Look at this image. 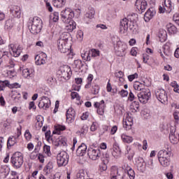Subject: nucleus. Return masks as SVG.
<instances>
[{
  "label": "nucleus",
  "instance_id": "obj_1",
  "mask_svg": "<svg viewBox=\"0 0 179 179\" xmlns=\"http://www.w3.org/2000/svg\"><path fill=\"white\" fill-rule=\"evenodd\" d=\"M138 14L132 13L127 15V17L120 20V32L122 34H125L128 31V29L131 31L132 33L136 34L138 29Z\"/></svg>",
  "mask_w": 179,
  "mask_h": 179
},
{
  "label": "nucleus",
  "instance_id": "obj_2",
  "mask_svg": "<svg viewBox=\"0 0 179 179\" xmlns=\"http://www.w3.org/2000/svg\"><path fill=\"white\" fill-rule=\"evenodd\" d=\"M171 156V147L167 145L164 150L159 151L157 157L161 166L169 167L170 166V157Z\"/></svg>",
  "mask_w": 179,
  "mask_h": 179
},
{
  "label": "nucleus",
  "instance_id": "obj_3",
  "mask_svg": "<svg viewBox=\"0 0 179 179\" xmlns=\"http://www.w3.org/2000/svg\"><path fill=\"white\" fill-rule=\"evenodd\" d=\"M41 19L38 17H31L28 21V28L32 34L41 31Z\"/></svg>",
  "mask_w": 179,
  "mask_h": 179
},
{
  "label": "nucleus",
  "instance_id": "obj_4",
  "mask_svg": "<svg viewBox=\"0 0 179 179\" xmlns=\"http://www.w3.org/2000/svg\"><path fill=\"white\" fill-rule=\"evenodd\" d=\"M68 34L66 33L62 34L60 36V38L57 41L58 50L63 54H66V52L70 51L69 48H71V46L68 45Z\"/></svg>",
  "mask_w": 179,
  "mask_h": 179
},
{
  "label": "nucleus",
  "instance_id": "obj_5",
  "mask_svg": "<svg viewBox=\"0 0 179 179\" xmlns=\"http://www.w3.org/2000/svg\"><path fill=\"white\" fill-rule=\"evenodd\" d=\"M60 16L64 23H69L75 17V13L71 8H66L61 12Z\"/></svg>",
  "mask_w": 179,
  "mask_h": 179
},
{
  "label": "nucleus",
  "instance_id": "obj_6",
  "mask_svg": "<svg viewBox=\"0 0 179 179\" xmlns=\"http://www.w3.org/2000/svg\"><path fill=\"white\" fill-rule=\"evenodd\" d=\"M136 94L140 103H142V104H146L152 96V93L149 89L143 90L141 92H136Z\"/></svg>",
  "mask_w": 179,
  "mask_h": 179
},
{
  "label": "nucleus",
  "instance_id": "obj_7",
  "mask_svg": "<svg viewBox=\"0 0 179 179\" xmlns=\"http://www.w3.org/2000/svg\"><path fill=\"white\" fill-rule=\"evenodd\" d=\"M127 48L128 45L127 43L122 42L121 41H117L115 46V51L117 57H125L127 54Z\"/></svg>",
  "mask_w": 179,
  "mask_h": 179
},
{
  "label": "nucleus",
  "instance_id": "obj_8",
  "mask_svg": "<svg viewBox=\"0 0 179 179\" xmlns=\"http://www.w3.org/2000/svg\"><path fill=\"white\" fill-rule=\"evenodd\" d=\"M23 162L22 152H17L11 157L10 162L15 169H20L23 165Z\"/></svg>",
  "mask_w": 179,
  "mask_h": 179
},
{
  "label": "nucleus",
  "instance_id": "obj_9",
  "mask_svg": "<svg viewBox=\"0 0 179 179\" xmlns=\"http://www.w3.org/2000/svg\"><path fill=\"white\" fill-rule=\"evenodd\" d=\"M155 96L158 101H160L162 104H166L169 101V96L167 92L164 89H157L155 90Z\"/></svg>",
  "mask_w": 179,
  "mask_h": 179
},
{
  "label": "nucleus",
  "instance_id": "obj_10",
  "mask_svg": "<svg viewBox=\"0 0 179 179\" xmlns=\"http://www.w3.org/2000/svg\"><path fill=\"white\" fill-rule=\"evenodd\" d=\"M58 73L59 75L62 76V78H64L65 80H69V79H71V76H72V70L68 65L61 66Z\"/></svg>",
  "mask_w": 179,
  "mask_h": 179
},
{
  "label": "nucleus",
  "instance_id": "obj_11",
  "mask_svg": "<svg viewBox=\"0 0 179 179\" xmlns=\"http://www.w3.org/2000/svg\"><path fill=\"white\" fill-rule=\"evenodd\" d=\"M57 162L59 167L66 166L69 162V157L68 156V153L65 152L59 153L57 156Z\"/></svg>",
  "mask_w": 179,
  "mask_h": 179
},
{
  "label": "nucleus",
  "instance_id": "obj_12",
  "mask_svg": "<svg viewBox=\"0 0 179 179\" xmlns=\"http://www.w3.org/2000/svg\"><path fill=\"white\" fill-rule=\"evenodd\" d=\"M87 155L92 160H99L100 159V156H101V151L100 149L96 148H88Z\"/></svg>",
  "mask_w": 179,
  "mask_h": 179
},
{
  "label": "nucleus",
  "instance_id": "obj_13",
  "mask_svg": "<svg viewBox=\"0 0 179 179\" xmlns=\"http://www.w3.org/2000/svg\"><path fill=\"white\" fill-rule=\"evenodd\" d=\"M164 5L166 8H163L162 6H159V13H164L166 10L168 13H171V10L174 9V3L171 2V0H164Z\"/></svg>",
  "mask_w": 179,
  "mask_h": 179
},
{
  "label": "nucleus",
  "instance_id": "obj_14",
  "mask_svg": "<svg viewBox=\"0 0 179 179\" xmlns=\"http://www.w3.org/2000/svg\"><path fill=\"white\" fill-rule=\"evenodd\" d=\"M10 52L11 55L17 58L22 54V48L20 45L10 44L9 45Z\"/></svg>",
  "mask_w": 179,
  "mask_h": 179
},
{
  "label": "nucleus",
  "instance_id": "obj_15",
  "mask_svg": "<svg viewBox=\"0 0 179 179\" xmlns=\"http://www.w3.org/2000/svg\"><path fill=\"white\" fill-rule=\"evenodd\" d=\"M135 6L138 9L139 13H143L148 8V1L145 0H136L135 2Z\"/></svg>",
  "mask_w": 179,
  "mask_h": 179
},
{
  "label": "nucleus",
  "instance_id": "obj_16",
  "mask_svg": "<svg viewBox=\"0 0 179 179\" xmlns=\"http://www.w3.org/2000/svg\"><path fill=\"white\" fill-rule=\"evenodd\" d=\"M39 108H43V110H47L50 108V106H51V101L47 96H43L42 99L38 103Z\"/></svg>",
  "mask_w": 179,
  "mask_h": 179
},
{
  "label": "nucleus",
  "instance_id": "obj_17",
  "mask_svg": "<svg viewBox=\"0 0 179 179\" xmlns=\"http://www.w3.org/2000/svg\"><path fill=\"white\" fill-rule=\"evenodd\" d=\"M94 106L95 108H97L96 112L99 115H103V114H104V108H106L104 100H101L100 102H95Z\"/></svg>",
  "mask_w": 179,
  "mask_h": 179
},
{
  "label": "nucleus",
  "instance_id": "obj_18",
  "mask_svg": "<svg viewBox=\"0 0 179 179\" xmlns=\"http://www.w3.org/2000/svg\"><path fill=\"white\" fill-rule=\"evenodd\" d=\"M66 120L69 121V122L72 123L73 121H75V110H73V108H69L66 113Z\"/></svg>",
  "mask_w": 179,
  "mask_h": 179
},
{
  "label": "nucleus",
  "instance_id": "obj_19",
  "mask_svg": "<svg viewBox=\"0 0 179 179\" xmlns=\"http://www.w3.org/2000/svg\"><path fill=\"white\" fill-rule=\"evenodd\" d=\"M20 134L17 135V136H10L8 139L7 141V148H12V146H15V145H16V143H17V139L19 138V136H20Z\"/></svg>",
  "mask_w": 179,
  "mask_h": 179
},
{
  "label": "nucleus",
  "instance_id": "obj_20",
  "mask_svg": "<svg viewBox=\"0 0 179 179\" xmlns=\"http://www.w3.org/2000/svg\"><path fill=\"white\" fill-rule=\"evenodd\" d=\"M155 15H156V12H155L153 8H149L144 14L145 22H149Z\"/></svg>",
  "mask_w": 179,
  "mask_h": 179
},
{
  "label": "nucleus",
  "instance_id": "obj_21",
  "mask_svg": "<svg viewBox=\"0 0 179 179\" xmlns=\"http://www.w3.org/2000/svg\"><path fill=\"white\" fill-rule=\"evenodd\" d=\"M33 72H34L33 69H24L22 70V76L25 79H33L34 78Z\"/></svg>",
  "mask_w": 179,
  "mask_h": 179
},
{
  "label": "nucleus",
  "instance_id": "obj_22",
  "mask_svg": "<svg viewBox=\"0 0 179 179\" xmlns=\"http://www.w3.org/2000/svg\"><path fill=\"white\" fill-rule=\"evenodd\" d=\"M86 150H87V146L85 143H82L77 149V156H85L86 155Z\"/></svg>",
  "mask_w": 179,
  "mask_h": 179
},
{
  "label": "nucleus",
  "instance_id": "obj_23",
  "mask_svg": "<svg viewBox=\"0 0 179 179\" xmlns=\"http://www.w3.org/2000/svg\"><path fill=\"white\" fill-rule=\"evenodd\" d=\"M10 13L14 16V17H20V15L22 14V11L20 10V7L17 6H14L10 10Z\"/></svg>",
  "mask_w": 179,
  "mask_h": 179
},
{
  "label": "nucleus",
  "instance_id": "obj_24",
  "mask_svg": "<svg viewBox=\"0 0 179 179\" xmlns=\"http://www.w3.org/2000/svg\"><path fill=\"white\" fill-rule=\"evenodd\" d=\"M178 139H179V134H176L171 131L169 134V141L173 145H177L178 143Z\"/></svg>",
  "mask_w": 179,
  "mask_h": 179
},
{
  "label": "nucleus",
  "instance_id": "obj_25",
  "mask_svg": "<svg viewBox=\"0 0 179 179\" xmlns=\"http://www.w3.org/2000/svg\"><path fill=\"white\" fill-rule=\"evenodd\" d=\"M67 24L66 26V30L69 31L70 33L76 29V22L71 20L69 22H66Z\"/></svg>",
  "mask_w": 179,
  "mask_h": 179
},
{
  "label": "nucleus",
  "instance_id": "obj_26",
  "mask_svg": "<svg viewBox=\"0 0 179 179\" xmlns=\"http://www.w3.org/2000/svg\"><path fill=\"white\" fill-rule=\"evenodd\" d=\"M134 87L136 92H143V90H146L145 85L141 83L139 81L134 83Z\"/></svg>",
  "mask_w": 179,
  "mask_h": 179
},
{
  "label": "nucleus",
  "instance_id": "obj_27",
  "mask_svg": "<svg viewBox=\"0 0 179 179\" xmlns=\"http://www.w3.org/2000/svg\"><path fill=\"white\" fill-rule=\"evenodd\" d=\"M112 155L115 159H117V157H120V156H121V148H120V146H118L117 145H114L113 150L112 151Z\"/></svg>",
  "mask_w": 179,
  "mask_h": 179
},
{
  "label": "nucleus",
  "instance_id": "obj_28",
  "mask_svg": "<svg viewBox=\"0 0 179 179\" xmlns=\"http://www.w3.org/2000/svg\"><path fill=\"white\" fill-rule=\"evenodd\" d=\"M66 3V0H52V5L55 8H63Z\"/></svg>",
  "mask_w": 179,
  "mask_h": 179
},
{
  "label": "nucleus",
  "instance_id": "obj_29",
  "mask_svg": "<svg viewBox=\"0 0 179 179\" xmlns=\"http://www.w3.org/2000/svg\"><path fill=\"white\" fill-rule=\"evenodd\" d=\"M13 26H15V20L11 18L6 21L4 28L6 30H10Z\"/></svg>",
  "mask_w": 179,
  "mask_h": 179
},
{
  "label": "nucleus",
  "instance_id": "obj_30",
  "mask_svg": "<svg viewBox=\"0 0 179 179\" xmlns=\"http://www.w3.org/2000/svg\"><path fill=\"white\" fill-rule=\"evenodd\" d=\"M159 38L161 43H164L167 40V32L165 30L159 31Z\"/></svg>",
  "mask_w": 179,
  "mask_h": 179
},
{
  "label": "nucleus",
  "instance_id": "obj_31",
  "mask_svg": "<svg viewBox=\"0 0 179 179\" xmlns=\"http://www.w3.org/2000/svg\"><path fill=\"white\" fill-rule=\"evenodd\" d=\"M166 29L171 34H176V33H177V27L171 23L166 25Z\"/></svg>",
  "mask_w": 179,
  "mask_h": 179
},
{
  "label": "nucleus",
  "instance_id": "obj_32",
  "mask_svg": "<svg viewBox=\"0 0 179 179\" xmlns=\"http://www.w3.org/2000/svg\"><path fill=\"white\" fill-rule=\"evenodd\" d=\"M121 138L124 143H132L134 142V138L132 136L122 134Z\"/></svg>",
  "mask_w": 179,
  "mask_h": 179
},
{
  "label": "nucleus",
  "instance_id": "obj_33",
  "mask_svg": "<svg viewBox=\"0 0 179 179\" xmlns=\"http://www.w3.org/2000/svg\"><path fill=\"white\" fill-rule=\"evenodd\" d=\"M81 57L84 61H90L92 59L90 57V50L83 51Z\"/></svg>",
  "mask_w": 179,
  "mask_h": 179
},
{
  "label": "nucleus",
  "instance_id": "obj_34",
  "mask_svg": "<svg viewBox=\"0 0 179 179\" xmlns=\"http://www.w3.org/2000/svg\"><path fill=\"white\" fill-rule=\"evenodd\" d=\"M163 52L166 57L170 55V43H166L163 47Z\"/></svg>",
  "mask_w": 179,
  "mask_h": 179
},
{
  "label": "nucleus",
  "instance_id": "obj_35",
  "mask_svg": "<svg viewBox=\"0 0 179 179\" xmlns=\"http://www.w3.org/2000/svg\"><path fill=\"white\" fill-rule=\"evenodd\" d=\"M52 169H54V166L52 165V162H49L44 168L43 171L45 174H50L51 171H52Z\"/></svg>",
  "mask_w": 179,
  "mask_h": 179
},
{
  "label": "nucleus",
  "instance_id": "obj_36",
  "mask_svg": "<svg viewBox=\"0 0 179 179\" xmlns=\"http://www.w3.org/2000/svg\"><path fill=\"white\" fill-rule=\"evenodd\" d=\"M87 176V174L86 173V171H85V170H83V169H81L77 173L76 179H89V178H86Z\"/></svg>",
  "mask_w": 179,
  "mask_h": 179
},
{
  "label": "nucleus",
  "instance_id": "obj_37",
  "mask_svg": "<svg viewBox=\"0 0 179 179\" xmlns=\"http://www.w3.org/2000/svg\"><path fill=\"white\" fill-rule=\"evenodd\" d=\"M132 125H134V122H130L127 120H123V127L126 131L131 129V128H132Z\"/></svg>",
  "mask_w": 179,
  "mask_h": 179
},
{
  "label": "nucleus",
  "instance_id": "obj_38",
  "mask_svg": "<svg viewBox=\"0 0 179 179\" xmlns=\"http://www.w3.org/2000/svg\"><path fill=\"white\" fill-rule=\"evenodd\" d=\"M130 108L131 110H134L135 113L139 110V102L134 101L131 103V105L130 106Z\"/></svg>",
  "mask_w": 179,
  "mask_h": 179
},
{
  "label": "nucleus",
  "instance_id": "obj_39",
  "mask_svg": "<svg viewBox=\"0 0 179 179\" xmlns=\"http://www.w3.org/2000/svg\"><path fill=\"white\" fill-rule=\"evenodd\" d=\"M126 154L129 155L128 156L129 160H132V159H134V156L135 155V152L131 150V148L127 146V152H126Z\"/></svg>",
  "mask_w": 179,
  "mask_h": 179
},
{
  "label": "nucleus",
  "instance_id": "obj_40",
  "mask_svg": "<svg viewBox=\"0 0 179 179\" xmlns=\"http://www.w3.org/2000/svg\"><path fill=\"white\" fill-rule=\"evenodd\" d=\"M57 146H66V138L61 137L59 138Z\"/></svg>",
  "mask_w": 179,
  "mask_h": 179
},
{
  "label": "nucleus",
  "instance_id": "obj_41",
  "mask_svg": "<svg viewBox=\"0 0 179 179\" xmlns=\"http://www.w3.org/2000/svg\"><path fill=\"white\" fill-rule=\"evenodd\" d=\"M90 57H99V55H100V51L95 50V49H92L91 50H90Z\"/></svg>",
  "mask_w": 179,
  "mask_h": 179
},
{
  "label": "nucleus",
  "instance_id": "obj_42",
  "mask_svg": "<svg viewBox=\"0 0 179 179\" xmlns=\"http://www.w3.org/2000/svg\"><path fill=\"white\" fill-rule=\"evenodd\" d=\"M100 91V87L99 85H93L91 90L92 94H99V92Z\"/></svg>",
  "mask_w": 179,
  "mask_h": 179
},
{
  "label": "nucleus",
  "instance_id": "obj_43",
  "mask_svg": "<svg viewBox=\"0 0 179 179\" xmlns=\"http://www.w3.org/2000/svg\"><path fill=\"white\" fill-rule=\"evenodd\" d=\"M43 151L47 155V156H51V147L49 145L43 146Z\"/></svg>",
  "mask_w": 179,
  "mask_h": 179
},
{
  "label": "nucleus",
  "instance_id": "obj_44",
  "mask_svg": "<svg viewBox=\"0 0 179 179\" xmlns=\"http://www.w3.org/2000/svg\"><path fill=\"white\" fill-rule=\"evenodd\" d=\"M38 57L39 59L36 62V65H44L47 62V59L41 57V56Z\"/></svg>",
  "mask_w": 179,
  "mask_h": 179
},
{
  "label": "nucleus",
  "instance_id": "obj_45",
  "mask_svg": "<svg viewBox=\"0 0 179 179\" xmlns=\"http://www.w3.org/2000/svg\"><path fill=\"white\" fill-rule=\"evenodd\" d=\"M3 124V127L4 128H8V127H10V124H12V119H6L5 121L1 122Z\"/></svg>",
  "mask_w": 179,
  "mask_h": 179
},
{
  "label": "nucleus",
  "instance_id": "obj_46",
  "mask_svg": "<svg viewBox=\"0 0 179 179\" xmlns=\"http://www.w3.org/2000/svg\"><path fill=\"white\" fill-rule=\"evenodd\" d=\"M51 17L53 22H58L59 20V13L54 12L53 14L51 15Z\"/></svg>",
  "mask_w": 179,
  "mask_h": 179
},
{
  "label": "nucleus",
  "instance_id": "obj_47",
  "mask_svg": "<svg viewBox=\"0 0 179 179\" xmlns=\"http://www.w3.org/2000/svg\"><path fill=\"white\" fill-rule=\"evenodd\" d=\"M95 11L93 9H91L88 13L85 14V17L88 19H92L94 16Z\"/></svg>",
  "mask_w": 179,
  "mask_h": 179
},
{
  "label": "nucleus",
  "instance_id": "obj_48",
  "mask_svg": "<svg viewBox=\"0 0 179 179\" xmlns=\"http://www.w3.org/2000/svg\"><path fill=\"white\" fill-rule=\"evenodd\" d=\"M7 76L10 78V79H12V78H15V76H16V72L15 70H8L7 71Z\"/></svg>",
  "mask_w": 179,
  "mask_h": 179
},
{
  "label": "nucleus",
  "instance_id": "obj_49",
  "mask_svg": "<svg viewBox=\"0 0 179 179\" xmlns=\"http://www.w3.org/2000/svg\"><path fill=\"white\" fill-rule=\"evenodd\" d=\"M74 65L76 66V68H77V69H80V68L83 66V64L82 63V61L80 59L75 60Z\"/></svg>",
  "mask_w": 179,
  "mask_h": 179
},
{
  "label": "nucleus",
  "instance_id": "obj_50",
  "mask_svg": "<svg viewBox=\"0 0 179 179\" xmlns=\"http://www.w3.org/2000/svg\"><path fill=\"white\" fill-rule=\"evenodd\" d=\"M45 80L48 85H52L53 82H55V80L54 79V77L51 76H47L45 78Z\"/></svg>",
  "mask_w": 179,
  "mask_h": 179
},
{
  "label": "nucleus",
  "instance_id": "obj_51",
  "mask_svg": "<svg viewBox=\"0 0 179 179\" xmlns=\"http://www.w3.org/2000/svg\"><path fill=\"white\" fill-rule=\"evenodd\" d=\"M127 174L130 179H135V171L134 169L128 171Z\"/></svg>",
  "mask_w": 179,
  "mask_h": 179
},
{
  "label": "nucleus",
  "instance_id": "obj_52",
  "mask_svg": "<svg viewBox=\"0 0 179 179\" xmlns=\"http://www.w3.org/2000/svg\"><path fill=\"white\" fill-rule=\"evenodd\" d=\"M173 22H175V23H176V24L179 25V14L178 13H176L173 15Z\"/></svg>",
  "mask_w": 179,
  "mask_h": 179
},
{
  "label": "nucleus",
  "instance_id": "obj_53",
  "mask_svg": "<svg viewBox=\"0 0 179 179\" xmlns=\"http://www.w3.org/2000/svg\"><path fill=\"white\" fill-rule=\"evenodd\" d=\"M119 94L121 96V97H127V96H128V91L122 90L120 92H119Z\"/></svg>",
  "mask_w": 179,
  "mask_h": 179
},
{
  "label": "nucleus",
  "instance_id": "obj_54",
  "mask_svg": "<svg viewBox=\"0 0 179 179\" xmlns=\"http://www.w3.org/2000/svg\"><path fill=\"white\" fill-rule=\"evenodd\" d=\"M128 79H129V82H132V80H134V79H138V73H136L134 74L129 76Z\"/></svg>",
  "mask_w": 179,
  "mask_h": 179
},
{
  "label": "nucleus",
  "instance_id": "obj_55",
  "mask_svg": "<svg viewBox=\"0 0 179 179\" xmlns=\"http://www.w3.org/2000/svg\"><path fill=\"white\" fill-rule=\"evenodd\" d=\"M24 136L27 141H29V139H31V134H30V131L29 129L26 130Z\"/></svg>",
  "mask_w": 179,
  "mask_h": 179
},
{
  "label": "nucleus",
  "instance_id": "obj_56",
  "mask_svg": "<svg viewBox=\"0 0 179 179\" xmlns=\"http://www.w3.org/2000/svg\"><path fill=\"white\" fill-rule=\"evenodd\" d=\"M0 85H1L3 87H9V86H10V84L9 83V81L8 80H0Z\"/></svg>",
  "mask_w": 179,
  "mask_h": 179
},
{
  "label": "nucleus",
  "instance_id": "obj_57",
  "mask_svg": "<svg viewBox=\"0 0 179 179\" xmlns=\"http://www.w3.org/2000/svg\"><path fill=\"white\" fill-rule=\"evenodd\" d=\"M90 129H91L92 132H94V131H96L97 130V122H92Z\"/></svg>",
  "mask_w": 179,
  "mask_h": 179
},
{
  "label": "nucleus",
  "instance_id": "obj_58",
  "mask_svg": "<svg viewBox=\"0 0 179 179\" xmlns=\"http://www.w3.org/2000/svg\"><path fill=\"white\" fill-rule=\"evenodd\" d=\"M141 114L143 115V117L144 118H146L148 120V118L150 117V113H149V112L146 111V110H143L141 112Z\"/></svg>",
  "mask_w": 179,
  "mask_h": 179
},
{
  "label": "nucleus",
  "instance_id": "obj_59",
  "mask_svg": "<svg viewBox=\"0 0 179 179\" xmlns=\"http://www.w3.org/2000/svg\"><path fill=\"white\" fill-rule=\"evenodd\" d=\"M20 87H21L20 84H19L17 83L10 84V86H9L10 89H14V88L15 89H17V88H19Z\"/></svg>",
  "mask_w": 179,
  "mask_h": 179
},
{
  "label": "nucleus",
  "instance_id": "obj_60",
  "mask_svg": "<svg viewBox=\"0 0 179 179\" xmlns=\"http://www.w3.org/2000/svg\"><path fill=\"white\" fill-rule=\"evenodd\" d=\"M55 129H56V131H65V129H66V128L65 127V126L58 124L57 126L55 127Z\"/></svg>",
  "mask_w": 179,
  "mask_h": 179
},
{
  "label": "nucleus",
  "instance_id": "obj_61",
  "mask_svg": "<svg viewBox=\"0 0 179 179\" xmlns=\"http://www.w3.org/2000/svg\"><path fill=\"white\" fill-rule=\"evenodd\" d=\"M42 143L41 141H38L36 145L35 146L34 151L38 152L40 150V148H41Z\"/></svg>",
  "mask_w": 179,
  "mask_h": 179
},
{
  "label": "nucleus",
  "instance_id": "obj_62",
  "mask_svg": "<svg viewBox=\"0 0 179 179\" xmlns=\"http://www.w3.org/2000/svg\"><path fill=\"white\" fill-rule=\"evenodd\" d=\"M72 100H74V99H78L79 97V94L76 92H72L71 94Z\"/></svg>",
  "mask_w": 179,
  "mask_h": 179
},
{
  "label": "nucleus",
  "instance_id": "obj_63",
  "mask_svg": "<svg viewBox=\"0 0 179 179\" xmlns=\"http://www.w3.org/2000/svg\"><path fill=\"white\" fill-rule=\"evenodd\" d=\"M87 118H89V112H85L81 116V120H83V121H85V120H87Z\"/></svg>",
  "mask_w": 179,
  "mask_h": 179
},
{
  "label": "nucleus",
  "instance_id": "obj_64",
  "mask_svg": "<svg viewBox=\"0 0 179 179\" xmlns=\"http://www.w3.org/2000/svg\"><path fill=\"white\" fill-rule=\"evenodd\" d=\"M115 76L116 78H119L120 79H121V78H122V76H124V73L122 71H120L115 73Z\"/></svg>",
  "mask_w": 179,
  "mask_h": 179
}]
</instances>
